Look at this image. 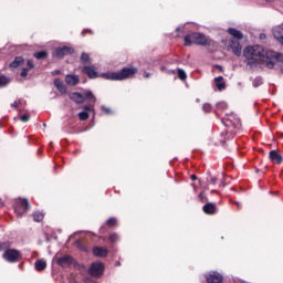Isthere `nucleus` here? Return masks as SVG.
<instances>
[{
	"instance_id": "obj_41",
	"label": "nucleus",
	"mask_w": 283,
	"mask_h": 283,
	"mask_svg": "<svg viewBox=\"0 0 283 283\" xmlns=\"http://www.w3.org/2000/svg\"><path fill=\"white\" fill-rule=\"evenodd\" d=\"M210 182H211V185H216V182H218V178L210 177Z\"/></svg>"
},
{
	"instance_id": "obj_30",
	"label": "nucleus",
	"mask_w": 283,
	"mask_h": 283,
	"mask_svg": "<svg viewBox=\"0 0 283 283\" xmlns=\"http://www.w3.org/2000/svg\"><path fill=\"white\" fill-rule=\"evenodd\" d=\"M107 227H116V218L112 217L106 221Z\"/></svg>"
},
{
	"instance_id": "obj_9",
	"label": "nucleus",
	"mask_w": 283,
	"mask_h": 283,
	"mask_svg": "<svg viewBox=\"0 0 283 283\" xmlns=\"http://www.w3.org/2000/svg\"><path fill=\"white\" fill-rule=\"evenodd\" d=\"M84 74H87L91 78H98V73L96 72V66H84L82 69Z\"/></svg>"
},
{
	"instance_id": "obj_3",
	"label": "nucleus",
	"mask_w": 283,
	"mask_h": 283,
	"mask_svg": "<svg viewBox=\"0 0 283 283\" xmlns=\"http://www.w3.org/2000/svg\"><path fill=\"white\" fill-rule=\"evenodd\" d=\"M211 45V39L207 38L203 33H191L185 36V45Z\"/></svg>"
},
{
	"instance_id": "obj_20",
	"label": "nucleus",
	"mask_w": 283,
	"mask_h": 283,
	"mask_svg": "<svg viewBox=\"0 0 283 283\" xmlns=\"http://www.w3.org/2000/svg\"><path fill=\"white\" fill-rule=\"evenodd\" d=\"M54 85H55L56 90H59V92H60L61 94H66L67 87H65V84H63V81L56 78V80L54 81Z\"/></svg>"
},
{
	"instance_id": "obj_35",
	"label": "nucleus",
	"mask_w": 283,
	"mask_h": 283,
	"mask_svg": "<svg viewBox=\"0 0 283 283\" xmlns=\"http://www.w3.org/2000/svg\"><path fill=\"white\" fill-rule=\"evenodd\" d=\"M83 109H85L84 112H94V106H83Z\"/></svg>"
},
{
	"instance_id": "obj_44",
	"label": "nucleus",
	"mask_w": 283,
	"mask_h": 283,
	"mask_svg": "<svg viewBox=\"0 0 283 283\" xmlns=\"http://www.w3.org/2000/svg\"><path fill=\"white\" fill-rule=\"evenodd\" d=\"M53 74H61V71L56 70V71L53 72Z\"/></svg>"
},
{
	"instance_id": "obj_39",
	"label": "nucleus",
	"mask_w": 283,
	"mask_h": 283,
	"mask_svg": "<svg viewBox=\"0 0 283 283\" xmlns=\"http://www.w3.org/2000/svg\"><path fill=\"white\" fill-rule=\"evenodd\" d=\"M27 65H28L29 70H33V67H34V63H32V61H30V60L28 61Z\"/></svg>"
},
{
	"instance_id": "obj_37",
	"label": "nucleus",
	"mask_w": 283,
	"mask_h": 283,
	"mask_svg": "<svg viewBox=\"0 0 283 283\" xmlns=\"http://www.w3.org/2000/svg\"><path fill=\"white\" fill-rule=\"evenodd\" d=\"M102 111L105 112V114H112V109L105 106H102Z\"/></svg>"
},
{
	"instance_id": "obj_33",
	"label": "nucleus",
	"mask_w": 283,
	"mask_h": 283,
	"mask_svg": "<svg viewBox=\"0 0 283 283\" xmlns=\"http://www.w3.org/2000/svg\"><path fill=\"white\" fill-rule=\"evenodd\" d=\"M20 120H22V123H28V120H30V115L29 114H24L20 117Z\"/></svg>"
},
{
	"instance_id": "obj_45",
	"label": "nucleus",
	"mask_w": 283,
	"mask_h": 283,
	"mask_svg": "<svg viewBox=\"0 0 283 283\" xmlns=\"http://www.w3.org/2000/svg\"><path fill=\"white\" fill-rule=\"evenodd\" d=\"M191 180H196V175H192V176H191Z\"/></svg>"
},
{
	"instance_id": "obj_49",
	"label": "nucleus",
	"mask_w": 283,
	"mask_h": 283,
	"mask_svg": "<svg viewBox=\"0 0 283 283\" xmlns=\"http://www.w3.org/2000/svg\"><path fill=\"white\" fill-rule=\"evenodd\" d=\"M168 73H169V74H172V73H174V71H168Z\"/></svg>"
},
{
	"instance_id": "obj_10",
	"label": "nucleus",
	"mask_w": 283,
	"mask_h": 283,
	"mask_svg": "<svg viewBox=\"0 0 283 283\" xmlns=\"http://www.w3.org/2000/svg\"><path fill=\"white\" fill-rule=\"evenodd\" d=\"M273 36L283 45V27L279 25L273 29Z\"/></svg>"
},
{
	"instance_id": "obj_50",
	"label": "nucleus",
	"mask_w": 283,
	"mask_h": 283,
	"mask_svg": "<svg viewBox=\"0 0 283 283\" xmlns=\"http://www.w3.org/2000/svg\"><path fill=\"white\" fill-rule=\"evenodd\" d=\"M177 32H180V28H177Z\"/></svg>"
},
{
	"instance_id": "obj_24",
	"label": "nucleus",
	"mask_w": 283,
	"mask_h": 283,
	"mask_svg": "<svg viewBox=\"0 0 283 283\" xmlns=\"http://www.w3.org/2000/svg\"><path fill=\"white\" fill-rule=\"evenodd\" d=\"M43 218H45V214H43V212L40 211H35L33 213V220L34 222H41L43 220Z\"/></svg>"
},
{
	"instance_id": "obj_48",
	"label": "nucleus",
	"mask_w": 283,
	"mask_h": 283,
	"mask_svg": "<svg viewBox=\"0 0 283 283\" xmlns=\"http://www.w3.org/2000/svg\"><path fill=\"white\" fill-rule=\"evenodd\" d=\"M203 196H205L203 193H200V195H199V198H201V199H202V198H203Z\"/></svg>"
},
{
	"instance_id": "obj_18",
	"label": "nucleus",
	"mask_w": 283,
	"mask_h": 283,
	"mask_svg": "<svg viewBox=\"0 0 283 283\" xmlns=\"http://www.w3.org/2000/svg\"><path fill=\"white\" fill-rule=\"evenodd\" d=\"M216 87L219 92H222V90H226L227 83H224V77L218 76L214 78Z\"/></svg>"
},
{
	"instance_id": "obj_32",
	"label": "nucleus",
	"mask_w": 283,
	"mask_h": 283,
	"mask_svg": "<svg viewBox=\"0 0 283 283\" xmlns=\"http://www.w3.org/2000/svg\"><path fill=\"white\" fill-rule=\"evenodd\" d=\"M259 85H262V77H256L253 82L254 87H259Z\"/></svg>"
},
{
	"instance_id": "obj_25",
	"label": "nucleus",
	"mask_w": 283,
	"mask_h": 283,
	"mask_svg": "<svg viewBox=\"0 0 283 283\" xmlns=\"http://www.w3.org/2000/svg\"><path fill=\"white\" fill-rule=\"evenodd\" d=\"M19 65H23V57L21 56L15 57L10 67H19Z\"/></svg>"
},
{
	"instance_id": "obj_38",
	"label": "nucleus",
	"mask_w": 283,
	"mask_h": 283,
	"mask_svg": "<svg viewBox=\"0 0 283 283\" xmlns=\"http://www.w3.org/2000/svg\"><path fill=\"white\" fill-rule=\"evenodd\" d=\"M76 247L78 248V249H81L82 251H85V247H83L82 244H81V241H76Z\"/></svg>"
},
{
	"instance_id": "obj_23",
	"label": "nucleus",
	"mask_w": 283,
	"mask_h": 283,
	"mask_svg": "<svg viewBox=\"0 0 283 283\" xmlns=\"http://www.w3.org/2000/svg\"><path fill=\"white\" fill-rule=\"evenodd\" d=\"M81 63H83L84 65H87V64L92 63V57H90V54L82 53Z\"/></svg>"
},
{
	"instance_id": "obj_12",
	"label": "nucleus",
	"mask_w": 283,
	"mask_h": 283,
	"mask_svg": "<svg viewBox=\"0 0 283 283\" xmlns=\"http://www.w3.org/2000/svg\"><path fill=\"white\" fill-rule=\"evenodd\" d=\"M203 212H206L208 216H213L214 213H218V207L214 203H206L203 206Z\"/></svg>"
},
{
	"instance_id": "obj_46",
	"label": "nucleus",
	"mask_w": 283,
	"mask_h": 283,
	"mask_svg": "<svg viewBox=\"0 0 283 283\" xmlns=\"http://www.w3.org/2000/svg\"><path fill=\"white\" fill-rule=\"evenodd\" d=\"M235 205H237V207H239V209H240V207H242V206L240 205V202H235Z\"/></svg>"
},
{
	"instance_id": "obj_52",
	"label": "nucleus",
	"mask_w": 283,
	"mask_h": 283,
	"mask_svg": "<svg viewBox=\"0 0 283 283\" xmlns=\"http://www.w3.org/2000/svg\"><path fill=\"white\" fill-rule=\"evenodd\" d=\"M82 34H85V31H83Z\"/></svg>"
},
{
	"instance_id": "obj_40",
	"label": "nucleus",
	"mask_w": 283,
	"mask_h": 283,
	"mask_svg": "<svg viewBox=\"0 0 283 283\" xmlns=\"http://www.w3.org/2000/svg\"><path fill=\"white\" fill-rule=\"evenodd\" d=\"M11 107H12L13 109H17V107H19V102H18V101L13 102V103L11 104Z\"/></svg>"
},
{
	"instance_id": "obj_42",
	"label": "nucleus",
	"mask_w": 283,
	"mask_h": 283,
	"mask_svg": "<svg viewBox=\"0 0 283 283\" xmlns=\"http://www.w3.org/2000/svg\"><path fill=\"white\" fill-rule=\"evenodd\" d=\"M144 77H145V78H149V73L145 72V73H144Z\"/></svg>"
},
{
	"instance_id": "obj_31",
	"label": "nucleus",
	"mask_w": 283,
	"mask_h": 283,
	"mask_svg": "<svg viewBox=\"0 0 283 283\" xmlns=\"http://www.w3.org/2000/svg\"><path fill=\"white\" fill-rule=\"evenodd\" d=\"M202 109H203V112H206V114H208L212 109L211 104H209V103L203 104Z\"/></svg>"
},
{
	"instance_id": "obj_22",
	"label": "nucleus",
	"mask_w": 283,
	"mask_h": 283,
	"mask_svg": "<svg viewBox=\"0 0 283 283\" xmlns=\"http://www.w3.org/2000/svg\"><path fill=\"white\" fill-rule=\"evenodd\" d=\"M84 101H91L92 103H96V96L92 91H85L83 94Z\"/></svg>"
},
{
	"instance_id": "obj_34",
	"label": "nucleus",
	"mask_w": 283,
	"mask_h": 283,
	"mask_svg": "<svg viewBox=\"0 0 283 283\" xmlns=\"http://www.w3.org/2000/svg\"><path fill=\"white\" fill-rule=\"evenodd\" d=\"M109 240H111V242H117L118 241V235L113 233V234L109 235Z\"/></svg>"
},
{
	"instance_id": "obj_4",
	"label": "nucleus",
	"mask_w": 283,
	"mask_h": 283,
	"mask_svg": "<svg viewBox=\"0 0 283 283\" xmlns=\"http://www.w3.org/2000/svg\"><path fill=\"white\" fill-rule=\"evenodd\" d=\"M13 208L17 216L21 217L23 216V212H21V209H23V211H30V201H28V199H18Z\"/></svg>"
},
{
	"instance_id": "obj_43",
	"label": "nucleus",
	"mask_w": 283,
	"mask_h": 283,
	"mask_svg": "<svg viewBox=\"0 0 283 283\" xmlns=\"http://www.w3.org/2000/svg\"><path fill=\"white\" fill-rule=\"evenodd\" d=\"M18 102V105L20 106V105H23V101L22 99H19V101H17Z\"/></svg>"
},
{
	"instance_id": "obj_28",
	"label": "nucleus",
	"mask_w": 283,
	"mask_h": 283,
	"mask_svg": "<svg viewBox=\"0 0 283 283\" xmlns=\"http://www.w3.org/2000/svg\"><path fill=\"white\" fill-rule=\"evenodd\" d=\"M78 118H80V120H87V118H90V113H87V112H80L78 113Z\"/></svg>"
},
{
	"instance_id": "obj_7",
	"label": "nucleus",
	"mask_w": 283,
	"mask_h": 283,
	"mask_svg": "<svg viewBox=\"0 0 283 283\" xmlns=\"http://www.w3.org/2000/svg\"><path fill=\"white\" fill-rule=\"evenodd\" d=\"M73 53H74V49L70 46H62L55 50V56L57 59H63V56H67V54H73Z\"/></svg>"
},
{
	"instance_id": "obj_26",
	"label": "nucleus",
	"mask_w": 283,
	"mask_h": 283,
	"mask_svg": "<svg viewBox=\"0 0 283 283\" xmlns=\"http://www.w3.org/2000/svg\"><path fill=\"white\" fill-rule=\"evenodd\" d=\"M10 83V78H8L6 75H0V87H4V85H8Z\"/></svg>"
},
{
	"instance_id": "obj_51",
	"label": "nucleus",
	"mask_w": 283,
	"mask_h": 283,
	"mask_svg": "<svg viewBox=\"0 0 283 283\" xmlns=\"http://www.w3.org/2000/svg\"><path fill=\"white\" fill-rule=\"evenodd\" d=\"M43 127H46V124H43Z\"/></svg>"
},
{
	"instance_id": "obj_8",
	"label": "nucleus",
	"mask_w": 283,
	"mask_h": 283,
	"mask_svg": "<svg viewBox=\"0 0 283 283\" xmlns=\"http://www.w3.org/2000/svg\"><path fill=\"white\" fill-rule=\"evenodd\" d=\"M206 280L208 283H222V274L218 272H210L206 275Z\"/></svg>"
},
{
	"instance_id": "obj_11",
	"label": "nucleus",
	"mask_w": 283,
	"mask_h": 283,
	"mask_svg": "<svg viewBox=\"0 0 283 283\" xmlns=\"http://www.w3.org/2000/svg\"><path fill=\"white\" fill-rule=\"evenodd\" d=\"M269 158L272 163H275L276 165H281L283 160L282 155L277 153V150H271L269 154Z\"/></svg>"
},
{
	"instance_id": "obj_29",
	"label": "nucleus",
	"mask_w": 283,
	"mask_h": 283,
	"mask_svg": "<svg viewBox=\"0 0 283 283\" xmlns=\"http://www.w3.org/2000/svg\"><path fill=\"white\" fill-rule=\"evenodd\" d=\"M178 76L181 81H185L187 78V73L185 72V70L179 69Z\"/></svg>"
},
{
	"instance_id": "obj_47",
	"label": "nucleus",
	"mask_w": 283,
	"mask_h": 283,
	"mask_svg": "<svg viewBox=\"0 0 283 283\" xmlns=\"http://www.w3.org/2000/svg\"><path fill=\"white\" fill-rule=\"evenodd\" d=\"M266 38V35H264V34H261V39H265Z\"/></svg>"
},
{
	"instance_id": "obj_13",
	"label": "nucleus",
	"mask_w": 283,
	"mask_h": 283,
	"mask_svg": "<svg viewBox=\"0 0 283 283\" xmlns=\"http://www.w3.org/2000/svg\"><path fill=\"white\" fill-rule=\"evenodd\" d=\"M107 253H109L107 248L95 247L93 249V254L96 255V258H107Z\"/></svg>"
},
{
	"instance_id": "obj_27",
	"label": "nucleus",
	"mask_w": 283,
	"mask_h": 283,
	"mask_svg": "<svg viewBox=\"0 0 283 283\" xmlns=\"http://www.w3.org/2000/svg\"><path fill=\"white\" fill-rule=\"evenodd\" d=\"M33 56L38 60L45 59L48 56V53L45 51H40L33 54Z\"/></svg>"
},
{
	"instance_id": "obj_15",
	"label": "nucleus",
	"mask_w": 283,
	"mask_h": 283,
	"mask_svg": "<svg viewBox=\"0 0 283 283\" xmlns=\"http://www.w3.org/2000/svg\"><path fill=\"white\" fill-rule=\"evenodd\" d=\"M71 101H74V103H77V105H81V103H85V97L81 93H71L70 95Z\"/></svg>"
},
{
	"instance_id": "obj_6",
	"label": "nucleus",
	"mask_w": 283,
	"mask_h": 283,
	"mask_svg": "<svg viewBox=\"0 0 283 283\" xmlns=\"http://www.w3.org/2000/svg\"><path fill=\"white\" fill-rule=\"evenodd\" d=\"M103 263H93L88 270L90 274L93 275V277H101V275H103Z\"/></svg>"
},
{
	"instance_id": "obj_21",
	"label": "nucleus",
	"mask_w": 283,
	"mask_h": 283,
	"mask_svg": "<svg viewBox=\"0 0 283 283\" xmlns=\"http://www.w3.org/2000/svg\"><path fill=\"white\" fill-rule=\"evenodd\" d=\"M46 266L48 262H45V260L41 259L35 261V271H45Z\"/></svg>"
},
{
	"instance_id": "obj_16",
	"label": "nucleus",
	"mask_w": 283,
	"mask_h": 283,
	"mask_svg": "<svg viewBox=\"0 0 283 283\" xmlns=\"http://www.w3.org/2000/svg\"><path fill=\"white\" fill-rule=\"evenodd\" d=\"M56 264H59V266H67V264H72V256L64 255L62 258H57Z\"/></svg>"
},
{
	"instance_id": "obj_36",
	"label": "nucleus",
	"mask_w": 283,
	"mask_h": 283,
	"mask_svg": "<svg viewBox=\"0 0 283 283\" xmlns=\"http://www.w3.org/2000/svg\"><path fill=\"white\" fill-rule=\"evenodd\" d=\"M28 72H29V69H23L22 72H21V76L23 78H25V76H28Z\"/></svg>"
},
{
	"instance_id": "obj_14",
	"label": "nucleus",
	"mask_w": 283,
	"mask_h": 283,
	"mask_svg": "<svg viewBox=\"0 0 283 283\" xmlns=\"http://www.w3.org/2000/svg\"><path fill=\"white\" fill-rule=\"evenodd\" d=\"M230 49L232 50L233 54H235V56H240L242 54V45L239 41H232Z\"/></svg>"
},
{
	"instance_id": "obj_19",
	"label": "nucleus",
	"mask_w": 283,
	"mask_h": 283,
	"mask_svg": "<svg viewBox=\"0 0 283 283\" xmlns=\"http://www.w3.org/2000/svg\"><path fill=\"white\" fill-rule=\"evenodd\" d=\"M228 33L233 36V39H237L238 41H240L241 39H243V34H242V31L240 30H237V29H233V28H230L228 29Z\"/></svg>"
},
{
	"instance_id": "obj_17",
	"label": "nucleus",
	"mask_w": 283,
	"mask_h": 283,
	"mask_svg": "<svg viewBox=\"0 0 283 283\" xmlns=\"http://www.w3.org/2000/svg\"><path fill=\"white\" fill-rule=\"evenodd\" d=\"M78 75H72V74H69L65 76V83L67 85H71V86H74V85H78Z\"/></svg>"
},
{
	"instance_id": "obj_5",
	"label": "nucleus",
	"mask_w": 283,
	"mask_h": 283,
	"mask_svg": "<svg viewBox=\"0 0 283 283\" xmlns=\"http://www.w3.org/2000/svg\"><path fill=\"white\" fill-rule=\"evenodd\" d=\"M3 258L7 262H19V260H21V252H19V250L9 249L3 253Z\"/></svg>"
},
{
	"instance_id": "obj_1",
	"label": "nucleus",
	"mask_w": 283,
	"mask_h": 283,
	"mask_svg": "<svg viewBox=\"0 0 283 283\" xmlns=\"http://www.w3.org/2000/svg\"><path fill=\"white\" fill-rule=\"evenodd\" d=\"M243 56L248 59V65H253V63H263L268 70H273L275 67V62L273 59L283 62V54L275 53V51H265L264 48L260 45L248 46L243 50Z\"/></svg>"
},
{
	"instance_id": "obj_2",
	"label": "nucleus",
	"mask_w": 283,
	"mask_h": 283,
	"mask_svg": "<svg viewBox=\"0 0 283 283\" xmlns=\"http://www.w3.org/2000/svg\"><path fill=\"white\" fill-rule=\"evenodd\" d=\"M136 72H138V69L136 67H124L118 72L102 73L101 77L105 78V81H125V78H129L130 76H134Z\"/></svg>"
}]
</instances>
